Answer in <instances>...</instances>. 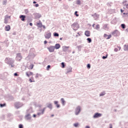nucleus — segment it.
Listing matches in <instances>:
<instances>
[{"label": "nucleus", "mask_w": 128, "mask_h": 128, "mask_svg": "<svg viewBox=\"0 0 128 128\" xmlns=\"http://www.w3.org/2000/svg\"><path fill=\"white\" fill-rule=\"evenodd\" d=\"M48 50H49L50 52H54V46H50L48 48Z\"/></svg>", "instance_id": "4"}, {"label": "nucleus", "mask_w": 128, "mask_h": 128, "mask_svg": "<svg viewBox=\"0 0 128 128\" xmlns=\"http://www.w3.org/2000/svg\"><path fill=\"white\" fill-rule=\"evenodd\" d=\"M104 94H106V93L102 92V93L100 94V96H104Z\"/></svg>", "instance_id": "32"}, {"label": "nucleus", "mask_w": 128, "mask_h": 128, "mask_svg": "<svg viewBox=\"0 0 128 128\" xmlns=\"http://www.w3.org/2000/svg\"><path fill=\"white\" fill-rule=\"evenodd\" d=\"M87 40H88V44H90V42H92V38H88Z\"/></svg>", "instance_id": "24"}, {"label": "nucleus", "mask_w": 128, "mask_h": 128, "mask_svg": "<svg viewBox=\"0 0 128 128\" xmlns=\"http://www.w3.org/2000/svg\"><path fill=\"white\" fill-rule=\"evenodd\" d=\"M19 128H24V126H22V124H20L19 125Z\"/></svg>", "instance_id": "35"}, {"label": "nucleus", "mask_w": 128, "mask_h": 128, "mask_svg": "<svg viewBox=\"0 0 128 128\" xmlns=\"http://www.w3.org/2000/svg\"><path fill=\"white\" fill-rule=\"evenodd\" d=\"M36 26L38 28H42V22L37 23Z\"/></svg>", "instance_id": "16"}, {"label": "nucleus", "mask_w": 128, "mask_h": 128, "mask_svg": "<svg viewBox=\"0 0 128 128\" xmlns=\"http://www.w3.org/2000/svg\"><path fill=\"white\" fill-rule=\"evenodd\" d=\"M112 34L114 36H120V32L118 30H115L112 32Z\"/></svg>", "instance_id": "2"}, {"label": "nucleus", "mask_w": 128, "mask_h": 128, "mask_svg": "<svg viewBox=\"0 0 128 128\" xmlns=\"http://www.w3.org/2000/svg\"><path fill=\"white\" fill-rule=\"evenodd\" d=\"M96 30H100V24H97L96 26Z\"/></svg>", "instance_id": "29"}, {"label": "nucleus", "mask_w": 128, "mask_h": 128, "mask_svg": "<svg viewBox=\"0 0 128 128\" xmlns=\"http://www.w3.org/2000/svg\"><path fill=\"white\" fill-rule=\"evenodd\" d=\"M104 38H106V40H110V38H112V35L110 34L108 36L106 34H104Z\"/></svg>", "instance_id": "11"}, {"label": "nucleus", "mask_w": 128, "mask_h": 128, "mask_svg": "<svg viewBox=\"0 0 128 128\" xmlns=\"http://www.w3.org/2000/svg\"><path fill=\"white\" fill-rule=\"evenodd\" d=\"M54 48L56 50H58V48H60V45L59 44H56Z\"/></svg>", "instance_id": "15"}, {"label": "nucleus", "mask_w": 128, "mask_h": 128, "mask_svg": "<svg viewBox=\"0 0 128 128\" xmlns=\"http://www.w3.org/2000/svg\"><path fill=\"white\" fill-rule=\"evenodd\" d=\"M22 54H18L16 56V60L18 62H20L22 60Z\"/></svg>", "instance_id": "5"}, {"label": "nucleus", "mask_w": 128, "mask_h": 128, "mask_svg": "<svg viewBox=\"0 0 128 128\" xmlns=\"http://www.w3.org/2000/svg\"><path fill=\"white\" fill-rule=\"evenodd\" d=\"M78 126V123H76L74 124V126H76H76Z\"/></svg>", "instance_id": "36"}, {"label": "nucleus", "mask_w": 128, "mask_h": 128, "mask_svg": "<svg viewBox=\"0 0 128 128\" xmlns=\"http://www.w3.org/2000/svg\"><path fill=\"white\" fill-rule=\"evenodd\" d=\"M80 106H78L76 108L75 114H76V116H78V114H80Z\"/></svg>", "instance_id": "3"}, {"label": "nucleus", "mask_w": 128, "mask_h": 128, "mask_svg": "<svg viewBox=\"0 0 128 128\" xmlns=\"http://www.w3.org/2000/svg\"><path fill=\"white\" fill-rule=\"evenodd\" d=\"M76 4H80V0H78L76 1Z\"/></svg>", "instance_id": "30"}, {"label": "nucleus", "mask_w": 128, "mask_h": 128, "mask_svg": "<svg viewBox=\"0 0 128 128\" xmlns=\"http://www.w3.org/2000/svg\"><path fill=\"white\" fill-rule=\"evenodd\" d=\"M94 26H95V24H93L92 26L93 28H94Z\"/></svg>", "instance_id": "51"}, {"label": "nucleus", "mask_w": 128, "mask_h": 128, "mask_svg": "<svg viewBox=\"0 0 128 128\" xmlns=\"http://www.w3.org/2000/svg\"><path fill=\"white\" fill-rule=\"evenodd\" d=\"M54 36H58L59 34H58L56 33V32H54Z\"/></svg>", "instance_id": "28"}, {"label": "nucleus", "mask_w": 128, "mask_h": 128, "mask_svg": "<svg viewBox=\"0 0 128 128\" xmlns=\"http://www.w3.org/2000/svg\"><path fill=\"white\" fill-rule=\"evenodd\" d=\"M36 78H38V74L36 75Z\"/></svg>", "instance_id": "52"}, {"label": "nucleus", "mask_w": 128, "mask_h": 128, "mask_svg": "<svg viewBox=\"0 0 128 128\" xmlns=\"http://www.w3.org/2000/svg\"><path fill=\"white\" fill-rule=\"evenodd\" d=\"M26 76H27L28 78H30V76H34V72L29 71V72H26Z\"/></svg>", "instance_id": "6"}, {"label": "nucleus", "mask_w": 128, "mask_h": 128, "mask_svg": "<svg viewBox=\"0 0 128 128\" xmlns=\"http://www.w3.org/2000/svg\"><path fill=\"white\" fill-rule=\"evenodd\" d=\"M44 110H46V108H44L42 110H41L42 112L38 113V116H40V114H44Z\"/></svg>", "instance_id": "14"}, {"label": "nucleus", "mask_w": 128, "mask_h": 128, "mask_svg": "<svg viewBox=\"0 0 128 128\" xmlns=\"http://www.w3.org/2000/svg\"><path fill=\"white\" fill-rule=\"evenodd\" d=\"M50 68V66L48 65L47 66V70H48L49 68Z\"/></svg>", "instance_id": "38"}, {"label": "nucleus", "mask_w": 128, "mask_h": 128, "mask_svg": "<svg viewBox=\"0 0 128 128\" xmlns=\"http://www.w3.org/2000/svg\"><path fill=\"white\" fill-rule=\"evenodd\" d=\"M121 28H126V24H121Z\"/></svg>", "instance_id": "26"}, {"label": "nucleus", "mask_w": 128, "mask_h": 128, "mask_svg": "<svg viewBox=\"0 0 128 128\" xmlns=\"http://www.w3.org/2000/svg\"><path fill=\"white\" fill-rule=\"evenodd\" d=\"M39 4H35V6H36V8H38V7L39 6Z\"/></svg>", "instance_id": "39"}, {"label": "nucleus", "mask_w": 128, "mask_h": 128, "mask_svg": "<svg viewBox=\"0 0 128 128\" xmlns=\"http://www.w3.org/2000/svg\"><path fill=\"white\" fill-rule=\"evenodd\" d=\"M61 102L63 104V106H64L66 104V102L64 101V98H61Z\"/></svg>", "instance_id": "18"}, {"label": "nucleus", "mask_w": 128, "mask_h": 128, "mask_svg": "<svg viewBox=\"0 0 128 128\" xmlns=\"http://www.w3.org/2000/svg\"><path fill=\"white\" fill-rule=\"evenodd\" d=\"M70 48V46H62V50L63 52H67L68 50Z\"/></svg>", "instance_id": "10"}, {"label": "nucleus", "mask_w": 128, "mask_h": 128, "mask_svg": "<svg viewBox=\"0 0 128 128\" xmlns=\"http://www.w3.org/2000/svg\"><path fill=\"white\" fill-rule=\"evenodd\" d=\"M20 18L21 19V20H22V22H24L25 18H26V16L21 15L20 16Z\"/></svg>", "instance_id": "12"}, {"label": "nucleus", "mask_w": 128, "mask_h": 128, "mask_svg": "<svg viewBox=\"0 0 128 128\" xmlns=\"http://www.w3.org/2000/svg\"><path fill=\"white\" fill-rule=\"evenodd\" d=\"M26 120H30V114H28L27 115H26Z\"/></svg>", "instance_id": "20"}, {"label": "nucleus", "mask_w": 128, "mask_h": 128, "mask_svg": "<svg viewBox=\"0 0 128 128\" xmlns=\"http://www.w3.org/2000/svg\"><path fill=\"white\" fill-rule=\"evenodd\" d=\"M29 82H34L35 81L34 80H32L31 79H30Z\"/></svg>", "instance_id": "33"}, {"label": "nucleus", "mask_w": 128, "mask_h": 128, "mask_svg": "<svg viewBox=\"0 0 128 128\" xmlns=\"http://www.w3.org/2000/svg\"><path fill=\"white\" fill-rule=\"evenodd\" d=\"M74 14L75 16H78V11H76L74 12Z\"/></svg>", "instance_id": "31"}, {"label": "nucleus", "mask_w": 128, "mask_h": 128, "mask_svg": "<svg viewBox=\"0 0 128 128\" xmlns=\"http://www.w3.org/2000/svg\"><path fill=\"white\" fill-rule=\"evenodd\" d=\"M48 44V41L45 40V41L44 42V44Z\"/></svg>", "instance_id": "40"}, {"label": "nucleus", "mask_w": 128, "mask_h": 128, "mask_svg": "<svg viewBox=\"0 0 128 128\" xmlns=\"http://www.w3.org/2000/svg\"><path fill=\"white\" fill-rule=\"evenodd\" d=\"M110 128H112V124H110Z\"/></svg>", "instance_id": "42"}, {"label": "nucleus", "mask_w": 128, "mask_h": 128, "mask_svg": "<svg viewBox=\"0 0 128 128\" xmlns=\"http://www.w3.org/2000/svg\"><path fill=\"white\" fill-rule=\"evenodd\" d=\"M10 30V25H8L6 26L5 30H6V32H8L9 30Z\"/></svg>", "instance_id": "13"}, {"label": "nucleus", "mask_w": 128, "mask_h": 128, "mask_svg": "<svg viewBox=\"0 0 128 128\" xmlns=\"http://www.w3.org/2000/svg\"><path fill=\"white\" fill-rule=\"evenodd\" d=\"M120 12H124V10H122V9L120 10Z\"/></svg>", "instance_id": "54"}, {"label": "nucleus", "mask_w": 128, "mask_h": 128, "mask_svg": "<svg viewBox=\"0 0 128 128\" xmlns=\"http://www.w3.org/2000/svg\"><path fill=\"white\" fill-rule=\"evenodd\" d=\"M124 50H128V45H124Z\"/></svg>", "instance_id": "21"}, {"label": "nucleus", "mask_w": 128, "mask_h": 128, "mask_svg": "<svg viewBox=\"0 0 128 128\" xmlns=\"http://www.w3.org/2000/svg\"><path fill=\"white\" fill-rule=\"evenodd\" d=\"M61 66H62V68H64V62H62L61 63Z\"/></svg>", "instance_id": "25"}, {"label": "nucleus", "mask_w": 128, "mask_h": 128, "mask_svg": "<svg viewBox=\"0 0 128 128\" xmlns=\"http://www.w3.org/2000/svg\"><path fill=\"white\" fill-rule=\"evenodd\" d=\"M94 16H96V14H94Z\"/></svg>", "instance_id": "55"}, {"label": "nucleus", "mask_w": 128, "mask_h": 128, "mask_svg": "<svg viewBox=\"0 0 128 128\" xmlns=\"http://www.w3.org/2000/svg\"><path fill=\"white\" fill-rule=\"evenodd\" d=\"M100 116H102V114L100 113H96L94 116V118H100Z\"/></svg>", "instance_id": "8"}, {"label": "nucleus", "mask_w": 128, "mask_h": 128, "mask_svg": "<svg viewBox=\"0 0 128 128\" xmlns=\"http://www.w3.org/2000/svg\"><path fill=\"white\" fill-rule=\"evenodd\" d=\"M48 108H50V110H52V104H50L48 105Z\"/></svg>", "instance_id": "23"}, {"label": "nucleus", "mask_w": 128, "mask_h": 128, "mask_svg": "<svg viewBox=\"0 0 128 128\" xmlns=\"http://www.w3.org/2000/svg\"><path fill=\"white\" fill-rule=\"evenodd\" d=\"M78 34H80V33L78 32Z\"/></svg>", "instance_id": "57"}, {"label": "nucleus", "mask_w": 128, "mask_h": 128, "mask_svg": "<svg viewBox=\"0 0 128 128\" xmlns=\"http://www.w3.org/2000/svg\"><path fill=\"white\" fill-rule=\"evenodd\" d=\"M58 103V101H54V104L56 105V108H60V106Z\"/></svg>", "instance_id": "19"}, {"label": "nucleus", "mask_w": 128, "mask_h": 128, "mask_svg": "<svg viewBox=\"0 0 128 128\" xmlns=\"http://www.w3.org/2000/svg\"><path fill=\"white\" fill-rule=\"evenodd\" d=\"M4 22V24H8V20H5Z\"/></svg>", "instance_id": "43"}, {"label": "nucleus", "mask_w": 128, "mask_h": 128, "mask_svg": "<svg viewBox=\"0 0 128 128\" xmlns=\"http://www.w3.org/2000/svg\"><path fill=\"white\" fill-rule=\"evenodd\" d=\"M52 36V33L50 32H46L44 34V37L46 40H49V38H50V37Z\"/></svg>", "instance_id": "1"}, {"label": "nucleus", "mask_w": 128, "mask_h": 128, "mask_svg": "<svg viewBox=\"0 0 128 128\" xmlns=\"http://www.w3.org/2000/svg\"><path fill=\"white\" fill-rule=\"evenodd\" d=\"M30 26H32V23H30Z\"/></svg>", "instance_id": "44"}, {"label": "nucleus", "mask_w": 128, "mask_h": 128, "mask_svg": "<svg viewBox=\"0 0 128 128\" xmlns=\"http://www.w3.org/2000/svg\"><path fill=\"white\" fill-rule=\"evenodd\" d=\"M118 48H119V50H120V49L122 48L118 46Z\"/></svg>", "instance_id": "48"}, {"label": "nucleus", "mask_w": 128, "mask_h": 128, "mask_svg": "<svg viewBox=\"0 0 128 128\" xmlns=\"http://www.w3.org/2000/svg\"><path fill=\"white\" fill-rule=\"evenodd\" d=\"M106 58H108V56H103L102 58H103V60H104Z\"/></svg>", "instance_id": "37"}, {"label": "nucleus", "mask_w": 128, "mask_h": 128, "mask_svg": "<svg viewBox=\"0 0 128 128\" xmlns=\"http://www.w3.org/2000/svg\"><path fill=\"white\" fill-rule=\"evenodd\" d=\"M87 68H90V64H87Z\"/></svg>", "instance_id": "34"}, {"label": "nucleus", "mask_w": 128, "mask_h": 128, "mask_svg": "<svg viewBox=\"0 0 128 128\" xmlns=\"http://www.w3.org/2000/svg\"><path fill=\"white\" fill-rule=\"evenodd\" d=\"M60 40H62V38H60Z\"/></svg>", "instance_id": "60"}, {"label": "nucleus", "mask_w": 128, "mask_h": 128, "mask_svg": "<svg viewBox=\"0 0 128 128\" xmlns=\"http://www.w3.org/2000/svg\"><path fill=\"white\" fill-rule=\"evenodd\" d=\"M78 34H80V33L78 32Z\"/></svg>", "instance_id": "58"}, {"label": "nucleus", "mask_w": 128, "mask_h": 128, "mask_svg": "<svg viewBox=\"0 0 128 128\" xmlns=\"http://www.w3.org/2000/svg\"><path fill=\"white\" fill-rule=\"evenodd\" d=\"M85 128H90V126H86Z\"/></svg>", "instance_id": "47"}, {"label": "nucleus", "mask_w": 128, "mask_h": 128, "mask_svg": "<svg viewBox=\"0 0 128 128\" xmlns=\"http://www.w3.org/2000/svg\"><path fill=\"white\" fill-rule=\"evenodd\" d=\"M32 80H34V78L32 77Z\"/></svg>", "instance_id": "56"}, {"label": "nucleus", "mask_w": 128, "mask_h": 128, "mask_svg": "<svg viewBox=\"0 0 128 128\" xmlns=\"http://www.w3.org/2000/svg\"><path fill=\"white\" fill-rule=\"evenodd\" d=\"M33 116H34V118H36V114H34V115H33Z\"/></svg>", "instance_id": "53"}, {"label": "nucleus", "mask_w": 128, "mask_h": 128, "mask_svg": "<svg viewBox=\"0 0 128 128\" xmlns=\"http://www.w3.org/2000/svg\"><path fill=\"white\" fill-rule=\"evenodd\" d=\"M10 58H6L5 59V62L7 63V64H10Z\"/></svg>", "instance_id": "17"}, {"label": "nucleus", "mask_w": 128, "mask_h": 128, "mask_svg": "<svg viewBox=\"0 0 128 128\" xmlns=\"http://www.w3.org/2000/svg\"><path fill=\"white\" fill-rule=\"evenodd\" d=\"M52 116H54V115H52Z\"/></svg>", "instance_id": "59"}, {"label": "nucleus", "mask_w": 128, "mask_h": 128, "mask_svg": "<svg viewBox=\"0 0 128 128\" xmlns=\"http://www.w3.org/2000/svg\"><path fill=\"white\" fill-rule=\"evenodd\" d=\"M14 76H18V73H14Z\"/></svg>", "instance_id": "41"}, {"label": "nucleus", "mask_w": 128, "mask_h": 128, "mask_svg": "<svg viewBox=\"0 0 128 128\" xmlns=\"http://www.w3.org/2000/svg\"><path fill=\"white\" fill-rule=\"evenodd\" d=\"M118 48H116L115 49H114V52H118Z\"/></svg>", "instance_id": "45"}, {"label": "nucleus", "mask_w": 128, "mask_h": 128, "mask_svg": "<svg viewBox=\"0 0 128 128\" xmlns=\"http://www.w3.org/2000/svg\"><path fill=\"white\" fill-rule=\"evenodd\" d=\"M33 4H36V1H34Z\"/></svg>", "instance_id": "50"}, {"label": "nucleus", "mask_w": 128, "mask_h": 128, "mask_svg": "<svg viewBox=\"0 0 128 128\" xmlns=\"http://www.w3.org/2000/svg\"><path fill=\"white\" fill-rule=\"evenodd\" d=\"M34 64H31L30 66H29V70H32V68H34Z\"/></svg>", "instance_id": "22"}, {"label": "nucleus", "mask_w": 128, "mask_h": 128, "mask_svg": "<svg viewBox=\"0 0 128 128\" xmlns=\"http://www.w3.org/2000/svg\"><path fill=\"white\" fill-rule=\"evenodd\" d=\"M72 67H68L66 69V73L68 74V72H72Z\"/></svg>", "instance_id": "7"}, {"label": "nucleus", "mask_w": 128, "mask_h": 128, "mask_svg": "<svg viewBox=\"0 0 128 128\" xmlns=\"http://www.w3.org/2000/svg\"><path fill=\"white\" fill-rule=\"evenodd\" d=\"M0 108H4V106H6V103L4 104H0Z\"/></svg>", "instance_id": "27"}, {"label": "nucleus", "mask_w": 128, "mask_h": 128, "mask_svg": "<svg viewBox=\"0 0 128 128\" xmlns=\"http://www.w3.org/2000/svg\"><path fill=\"white\" fill-rule=\"evenodd\" d=\"M42 26L43 28H46V26L42 25Z\"/></svg>", "instance_id": "46"}, {"label": "nucleus", "mask_w": 128, "mask_h": 128, "mask_svg": "<svg viewBox=\"0 0 128 128\" xmlns=\"http://www.w3.org/2000/svg\"><path fill=\"white\" fill-rule=\"evenodd\" d=\"M124 14H128V12L127 13H123Z\"/></svg>", "instance_id": "49"}, {"label": "nucleus", "mask_w": 128, "mask_h": 128, "mask_svg": "<svg viewBox=\"0 0 128 128\" xmlns=\"http://www.w3.org/2000/svg\"><path fill=\"white\" fill-rule=\"evenodd\" d=\"M84 34L86 36H90V30L85 31Z\"/></svg>", "instance_id": "9"}]
</instances>
